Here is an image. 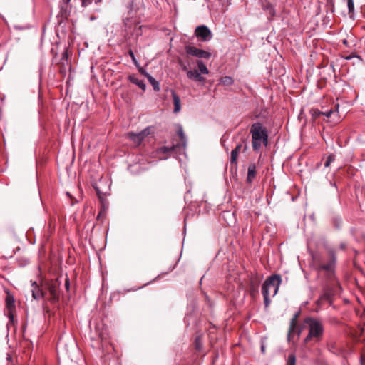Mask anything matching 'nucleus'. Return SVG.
I'll use <instances>...</instances> for the list:
<instances>
[{
  "instance_id": "obj_17",
  "label": "nucleus",
  "mask_w": 365,
  "mask_h": 365,
  "mask_svg": "<svg viewBox=\"0 0 365 365\" xmlns=\"http://www.w3.org/2000/svg\"><path fill=\"white\" fill-rule=\"evenodd\" d=\"M256 176V165L255 163H251L248 166L247 180L251 182Z\"/></svg>"
},
{
  "instance_id": "obj_4",
  "label": "nucleus",
  "mask_w": 365,
  "mask_h": 365,
  "mask_svg": "<svg viewBox=\"0 0 365 365\" xmlns=\"http://www.w3.org/2000/svg\"><path fill=\"white\" fill-rule=\"evenodd\" d=\"M329 261L327 263L321 264L318 270L319 272H324V276L329 282H336L339 283L336 278L335 268L336 262V257L335 252L333 250H329Z\"/></svg>"
},
{
  "instance_id": "obj_34",
  "label": "nucleus",
  "mask_w": 365,
  "mask_h": 365,
  "mask_svg": "<svg viewBox=\"0 0 365 365\" xmlns=\"http://www.w3.org/2000/svg\"><path fill=\"white\" fill-rule=\"evenodd\" d=\"M179 65L181 67V69L183 71H185V72H188L190 71V70H188V68H187V66L185 65L182 61H179Z\"/></svg>"
},
{
  "instance_id": "obj_30",
  "label": "nucleus",
  "mask_w": 365,
  "mask_h": 365,
  "mask_svg": "<svg viewBox=\"0 0 365 365\" xmlns=\"http://www.w3.org/2000/svg\"><path fill=\"white\" fill-rule=\"evenodd\" d=\"M139 133H140V135L144 140V138L150 133V128L149 127H148Z\"/></svg>"
},
{
  "instance_id": "obj_35",
  "label": "nucleus",
  "mask_w": 365,
  "mask_h": 365,
  "mask_svg": "<svg viewBox=\"0 0 365 365\" xmlns=\"http://www.w3.org/2000/svg\"><path fill=\"white\" fill-rule=\"evenodd\" d=\"M195 346H196V349L200 350V347H201V341H200V337H197L196 339H195Z\"/></svg>"
},
{
  "instance_id": "obj_23",
  "label": "nucleus",
  "mask_w": 365,
  "mask_h": 365,
  "mask_svg": "<svg viewBox=\"0 0 365 365\" xmlns=\"http://www.w3.org/2000/svg\"><path fill=\"white\" fill-rule=\"evenodd\" d=\"M234 83V80L230 76H225L220 78V83L223 86H231Z\"/></svg>"
},
{
  "instance_id": "obj_32",
  "label": "nucleus",
  "mask_w": 365,
  "mask_h": 365,
  "mask_svg": "<svg viewBox=\"0 0 365 365\" xmlns=\"http://www.w3.org/2000/svg\"><path fill=\"white\" fill-rule=\"evenodd\" d=\"M310 113L314 118H317L321 115L322 111L319 110L318 109H312Z\"/></svg>"
},
{
  "instance_id": "obj_27",
  "label": "nucleus",
  "mask_w": 365,
  "mask_h": 365,
  "mask_svg": "<svg viewBox=\"0 0 365 365\" xmlns=\"http://www.w3.org/2000/svg\"><path fill=\"white\" fill-rule=\"evenodd\" d=\"M347 6L349 10V14L352 16L354 11V0H347Z\"/></svg>"
},
{
  "instance_id": "obj_1",
  "label": "nucleus",
  "mask_w": 365,
  "mask_h": 365,
  "mask_svg": "<svg viewBox=\"0 0 365 365\" xmlns=\"http://www.w3.org/2000/svg\"><path fill=\"white\" fill-rule=\"evenodd\" d=\"M140 17L123 19V37L126 42L130 43L132 41H137L138 38L142 36L143 26L140 25Z\"/></svg>"
},
{
  "instance_id": "obj_40",
  "label": "nucleus",
  "mask_w": 365,
  "mask_h": 365,
  "mask_svg": "<svg viewBox=\"0 0 365 365\" xmlns=\"http://www.w3.org/2000/svg\"><path fill=\"white\" fill-rule=\"evenodd\" d=\"M92 0H82V6H87L91 4Z\"/></svg>"
},
{
  "instance_id": "obj_29",
  "label": "nucleus",
  "mask_w": 365,
  "mask_h": 365,
  "mask_svg": "<svg viewBox=\"0 0 365 365\" xmlns=\"http://www.w3.org/2000/svg\"><path fill=\"white\" fill-rule=\"evenodd\" d=\"M335 160V155L334 154H329L327 158V160L324 163V166L326 168L329 167L330 164Z\"/></svg>"
},
{
  "instance_id": "obj_42",
  "label": "nucleus",
  "mask_w": 365,
  "mask_h": 365,
  "mask_svg": "<svg viewBox=\"0 0 365 365\" xmlns=\"http://www.w3.org/2000/svg\"><path fill=\"white\" fill-rule=\"evenodd\" d=\"M65 287L67 289H68L69 288V279H66V282H65Z\"/></svg>"
},
{
  "instance_id": "obj_13",
  "label": "nucleus",
  "mask_w": 365,
  "mask_h": 365,
  "mask_svg": "<svg viewBox=\"0 0 365 365\" xmlns=\"http://www.w3.org/2000/svg\"><path fill=\"white\" fill-rule=\"evenodd\" d=\"M262 8L268 16L269 20H272L276 16L274 6L271 3L267 1L262 2Z\"/></svg>"
},
{
  "instance_id": "obj_18",
  "label": "nucleus",
  "mask_w": 365,
  "mask_h": 365,
  "mask_svg": "<svg viewBox=\"0 0 365 365\" xmlns=\"http://www.w3.org/2000/svg\"><path fill=\"white\" fill-rule=\"evenodd\" d=\"M172 97H173V104H174L173 112L176 113H178L181 109L180 98L173 91H172Z\"/></svg>"
},
{
  "instance_id": "obj_37",
  "label": "nucleus",
  "mask_w": 365,
  "mask_h": 365,
  "mask_svg": "<svg viewBox=\"0 0 365 365\" xmlns=\"http://www.w3.org/2000/svg\"><path fill=\"white\" fill-rule=\"evenodd\" d=\"M334 222L336 227H339L341 223V220L340 218H334Z\"/></svg>"
},
{
  "instance_id": "obj_5",
  "label": "nucleus",
  "mask_w": 365,
  "mask_h": 365,
  "mask_svg": "<svg viewBox=\"0 0 365 365\" xmlns=\"http://www.w3.org/2000/svg\"><path fill=\"white\" fill-rule=\"evenodd\" d=\"M282 282L281 276L279 274H273L270 277H269L263 283L262 287V293L264 297V302L266 307H267L270 304V292H268V287L270 284H272L274 287V294H277L279 285Z\"/></svg>"
},
{
  "instance_id": "obj_45",
  "label": "nucleus",
  "mask_w": 365,
  "mask_h": 365,
  "mask_svg": "<svg viewBox=\"0 0 365 365\" xmlns=\"http://www.w3.org/2000/svg\"><path fill=\"white\" fill-rule=\"evenodd\" d=\"M330 185L336 189V185L335 182H330Z\"/></svg>"
},
{
  "instance_id": "obj_16",
  "label": "nucleus",
  "mask_w": 365,
  "mask_h": 365,
  "mask_svg": "<svg viewBox=\"0 0 365 365\" xmlns=\"http://www.w3.org/2000/svg\"><path fill=\"white\" fill-rule=\"evenodd\" d=\"M334 295V291L332 288H331L329 285L327 286V287L324 290V293L322 294L321 298L322 299L327 300L329 302V303H331L332 302V297Z\"/></svg>"
},
{
  "instance_id": "obj_43",
  "label": "nucleus",
  "mask_w": 365,
  "mask_h": 365,
  "mask_svg": "<svg viewBox=\"0 0 365 365\" xmlns=\"http://www.w3.org/2000/svg\"><path fill=\"white\" fill-rule=\"evenodd\" d=\"M301 333H302V329H297V338H299L300 336Z\"/></svg>"
},
{
  "instance_id": "obj_31",
  "label": "nucleus",
  "mask_w": 365,
  "mask_h": 365,
  "mask_svg": "<svg viewBox=\"0 0 365 365\" xmlns=\"http://www.w3.org/2000/svg\"><path fill=\"white\" fill-rule=\"evenodd\" d=\"M93 187H94L98 197L101 200H102L103 198V197L105 196V194L100 190V189L98 188V187L97 185H93Z\"/></svg>"
},
{
  "instance_id": "obj_33",
  "label": "nucleus",
  "mask_w": 365,
  "mask_h": 365,
  "mask_svg": "<svg viewBox=\"0 0 365 365\" xmlns=\"http://www.w3.org/2000/svg\"><path fill=\"white\" fill-rule=\"evenodd\" d=\"M128 55L130 56V57L132 59V61L135 63V64H137L138 63V61L135 57V55H134V53L133 51L131 50V49H129L128 51Z\"/></svg>"
},
{
  "instance_id": "obj_36",
  "label": "nucleus",
  "mask_w": 365,
  "mask_h": 365,
  "mask_svg": "<svg viewBox=\"0 0 365 365\" xmlns=\"http://www.w3.org/2000/svg\"><path fill=\"white\" fill-rule=\"evenodd\" d=\"M268 292H270V294H272V296H274L276 294H274V287L272 284H270L268 287Z\"/></svg>"
},
{
  "instance_id": "obj_21",
  "label": "nucleus",
  "mask_w": 365,
  "mask_h": 365,
  "mask_svg": "<svg viewBox=\"0 0 365 365\" xmlns=\"http://www.w3.org/2000/svg\"><path fill=\"white\" fill-rule=\"evenodd\" d=\"M197 65L199 69V72L202 74H208L209 70L207 69L205 64L202 61H197Z\"/></svg>"
},
{
  "instance_id": "obj_6",
  "label": "nucleus",
  "mask_w": 365,
  "mask_h": 365,
  "mask_svg": "<svg viewBox=\"0 0 365 365\" xmlns=\"http://www.w3.org/2000/svg\"><path fill=\"white\" fill-rule=\"evenodd\" d=\"M195 35L203 42L209 41L212 38L210 29L205 25L197 26L195 30Z\"/></svg>"
},
{
  "instance_id": "obj_20",
  "label": "nucleus",
  "mask_w": 365,
  "mask_h": 365,
  "mask_svg": "<svg viewBox=\"0 0 365 365\" xmlns=\"http://www.w3.org/2000/svg\"><path fill=\"white\" fill-rule=\"evenodd\" d=\"M128 137L135 144L140 145L143 140V138L140 135V133H128Z\"/></svg>"
},
{
  "instance_id": "obj_41",
  "label": "nucleus",
  "mask_w": 365,
  "mask_h": 365,
  "mask_svg": "<svg viewBox=\"0 0 365 365\" xmlns=\"http://www.w3.org/2000/svg\"><path fill=\"white\" fill-rule=\"evenodd\" d=\"M67 59H68V53H67V51H65L62 53L61 61H67Z\"/></svg>"
},
{
  "instance_id": "obj_39",
  "label": "nucleus",
  "mask_w": 365,
  "mask_h": 365,
  "mask_svg": "<svg viewBox=\"0 0 365 365\" xmlns=\"http://www.w3.org/2000/svg\"><path fill=\"white\" fill-rule=\"evenodd\" d=\"M105 215V212L104 210H101L99 213L98 214V216H97V220H101V218H103Z\"/></svg>"
},
{
  "instance_id": "obj_46",
  "label": "nucleus",
  "mask_w": 365,
  "mask_h": 365,
  "mask_svg": "<svg viewBox=\"0 0 365 365\" xmlns=\"http://www.w3.org/2000/svg\"><path fill=\"white\" fill-rule=\"evenodd\" d=\"M261 349H262V351L264 352V346H262V348H261Z\"/></svg>"
},
{
  "instance_id": "obj_8",
  "label": "nucleus",
  "mask_w": 365,
  "mask_h": 365,
  "mask_svg": "<svg viewBox=\"0 0 365 365\" xmlns=\"http://www.w3.org/2000/svg\"><path fill=\"white\" fill-rule=\"evenodd\" d=\"M185 51L187 54L200 58L208 59L211 56V53L210 52L205 51L202 49H199L190 45H187L185 46Z\"/></svg>"
},
{
  "instance_id": "obj_24",
  "label": "nucleus",
  "mask_w": 365,
  "mask_h": 365,
  "mask_svg": "<svg viewBox=\"0 0 365 365\" xmlns=\"http://www.w3.org/2000/svg\"><path fill=\"white\" fill-rule=\"evenodd\" d=\"M177 133H178V136L180 137V140H181L182 143L183 144V146H185L186 138H185V135L184 134L182 127L181 125H178Z\"/></svg>"
},
{
  "instance_id": "obj_9",
  "label": "nucleus",
  "mask_w": 365,
  "mask_h": 365,
  "mask_svg": "<svg viewBox=\"0 0 365 365\" xmlns=\"http://www.w3.org/2000/svg\"><path fill=\"white\" fill-rule=\"evenodd\" d=\"M6 307L7 309V316L11 322L14 321V313L15 312L16 305L14 297L9 293L7 294L5 299Z\"/></svg>"
},
{
  "instance_id": "obj_3",
  "label": "nucleus",
  "mask_w": 365,
  "mask_h": 365,
  "mask_svg": "<svg viewBox=\"0 0 365 365\" xmlns=\"http://www.w3.org/2000/svg\"><path fill=\"white\" fill-rule=\"evenodd\" d=\"M252 135V144L254 150H258L262 148L263 143L267 145V132L260 123H255L252 125L250 129Z\"/></svg>"
},
{
  "instance_id": "obj_14",
  "label": "nucleus",
  "mask_w": 365,
  "mask_h": 365,
  "mask_svg": "<svg viewBox=\"0 0 365 365\" xmlns=\"http://www.w3.org/2000/svg\"><path fill=\"white\" fill-rule=\"evenodd\" d=\"M187 76L188 78L198 82H203L205 80L204 77L201 76L200 73L196 69L188 71Z\"/></svg>"
},
{
  "instance_id": "obj_10",
  "label": "nucleus",
  "mask_w": 365,
  "mask_h": 365,
  "mask_svg": "<svg viewBox=\"0 0 365 365\" xmlns=\"http://www.w3.org/2000/svg\"><path fill=\"white\" fill-rule=\"evenodd\" d=\"M128 9L127 15L125 18H138V11L139 9L136 0H128L126 3Z\"/></svg>"
},
{
  "instance_id": "obj_28",
  "label": "nucleus",
  "mask_w": 365,
  "mask_h": 365,
  "mask_svg": "<svg viewBox=\"0 0 365 365\" xmlns=\"http://www.w3.org/2000/svg\"><path fill=\"white\" fill-rule=\"evenodd\" d=\"M296 364V356L294 354H290L288 356L287 365H295Z\"/></svg>"
},
{
  "instance_id": "obj_15",
  "label": "nucleus",
  "mask_w": 365,
  "mask_h": 365,
  "mask_svg": "<svg viewBox=\"0 0 365 365\" xmlns=\"http://www.w3.org/2000/svg\"><path fill=\"white\" fill-rule=\"evenodd\" d=\"M32 297L34 299H39L44 296L43 291L38 287L36 282L32 283Z\"/></svg>"
},
{
  "instance_id": "obj_22",
  "label": "nucleus",
  "mask_w": 365,
  "mask_h": 365,
  "mask_svg": "<svg viewBox=\"0 0 365 365\" xmlns=\"http://www.w3.org/2000/svg\"><path fill=\"white\" fill-rule=\"evenodd\" d=\"M148 79L149 82L151 83V85L153 87V89L156 91H158L160 90V84L159 83L151 76L149 74H147Z\"/></svg>"
},
{
  "instance_id": "obj_44",
  "label": "nucleus",
  "mask_w": 365,
  "mask_h": 365,
  "mask_svg": "<svg viewBox=\"0 0 365 365\" xmlns=\"http://www.w3.org/2000/svg\"><path fill=\"white\" fill-rule=\"evenodd\" d=\"M361 365H365V358H364L363 356L361 357Z\"/></svg>"
},
{
  "instance_id": "obj_11",
  "label": "nucleus",
  "mask_w": 365,
  "mask_h": 365,
  "mask_svg": "<svg viewBox=\"0 0 365 365\" xmlns=\"http://www.w3.org/2000/svg\"><path fill=\"white\" fill-rule=\"evenodd\" d=\"M299 312H297V313L294 314V315L290 320L289 328V331H288V334H287V341L289 342H290L292 341L293 334L295 332V331L297 329V319L299 317Z\"/></svg>"
},
{
  "instance_id": "obj_25",
  "label": "nucleus",
  "mask_w": 365,
  "mask_h": 365,
  "mask_svg": "<svg viewBox=\"0 0 365 365\" xmlns=\"http://www.w3.org/2000/svg\"><path fill=\"white\" fill-rule=\"evenodd\" d=\"M175 145H173V146H170V147L162 146L160 148H158V151L159 153L165 154V153H170L171 151H173L175 150Z\"/></svg>"
},
{
  "instance_id": "obj_2",
  "label": "nucleus",
  "mask_w": 365,
  "mask_h": 365,
  "mask_svg": "<svg viewBox=\"0 0 365 365\" xmlns=\"http://www.w3.org/2000/svg\"><path fill=\"white\" fill-rule=\"evenodd\" d=\"M304 323L307 324L309 328V333L304 340V344H309L312 340L315 342L321 341L324 331L322 323L311 317L305 318Z\"/></svg>"
},
{
  "instance_id": "obj_7",
  "label": "nucleus",
  "mask_w": 365,
  "mask_h": 365,
  "mask_svg": "<svg viewBox=\"0 0 365 365\" xmlns=\"http://www.w3.org/2000/svg\"><path fill=\"white\" fill-rule=\"evenodd\" d=\"M247 149V146L246 143H244V142H242L236 145V147L231 151L230 154V164L232 166V168L237 169V156L238 154L241 152H245Z\"/></svg>"
},
{
  "instance_id": "obj_38",
  "label": "nucleus",
  "mask_w": 365,
  "mask_h": 365,
  "mask_svg": "<svg viewBox=\"0 0 365 365\" xmlns=\"http://www.w3.org/2000/svg\"><path fill=\"white\" fill-rule=\"evenodd\" d=\"M333 113V110L331 109L329 111H327V112H322L321 115H325L326 117L329 118L331 116V113Z\"/></svg>"
},
{
  "instance_id": "obj_12",
  "label": "nucleus",
  "mask_w": 365,
  "mask_h": 365,
  "mask_svg": "<svg viewBox=\"0 0 365 365\" xmlns=\"http://www.w3.org/2000/svg\"><path fill=\"white\" fill-rule=\"evenodd\" d=\"M48 292L50 294V301L55 303L59 299V292L57 283H52L48 285Z\"/></svg>"
},
{
  "instance_id": "obj_47",
  "label": "nucleus",
  "mask_w": 365,
  "mask_h": 365,
  "mask_svg": "<svg viewBox=\"0 0 365 365\" xmlns=\"http://www.w3.org/2000/svg\"><path fill=\"white\" fill-rule=\"evenodd\" d=\"M345 58L346 59H351V57L350 56L349 57H346Z\"/></svg>"
},
{
  "instance_id": "obj_19",
  "label": "nucleus",
  "mask_w": 365,
  "mask_h": 365,
  "mask_svg": "<svg viewBox=\"0 0 365 365\" xmlns=\"http://www.w3.org/2000/svg\"><path fill=\"white\" fill-rule=\"evenodd\" d=\"M128 80L133 83V84H135L137 85L140 88H141L142 90H145V84L144 83V81L140 78H138V77H136L135 76H130L128 77Z\"/></svg>"
},
{
  "instance_id": "obj_26",
  "label": "nucleus",
  "mask_w": 365,
  "mask_h": 365,
  "mask_svg": "<svg viewBox=\"0 0 365 365\" xmlns=\"http://www.w3.org/2000/svg\"><path fill=\"white\" fill-rule=\"evenodd\" d=\"M98 337L102 341H107L108 333L106 328L103 329L101 331L98 332Z\"/></svg>"
}]
</instances>
